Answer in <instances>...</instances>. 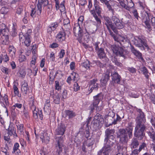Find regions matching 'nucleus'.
Wrapping results in <instances>:
<instances>
[{
	"instance_id": "8",
	"label": "nucleus",
	"mask_w": 155,
	"mask_h": 155,
	"mask_svg": "<svg viewBox=\"0 0 155 155\" xmlns=\"http://www.w3.org/2000/svg\"><path fill=\"white\" fill-rule=\"evenodd\" d=\"M111 20L113 23V25L114 26V30L113 31L115 33H117V28L121 29L124 27V25L120 22L119 19L115 15H113L111 18Z\"/></svg>"
},
{
	"instance_id": "24",
	"label": "nucleus",
	"mask_w": 155,
	"mask_h": 155,
	"mask_svg": "<svg viewBox=\"0 0 155 155\" xmlns=\"http://www.w3.org/2000/svg\"><path fill=\"white\" fill-rule=\"evenodd\" d=\"M16 130L15 127L12 125H10L8 129V135L11 136L13 135L14 137L16 138L18 137V135L16 133Z\"/></svg>"
},
{
	"instance_id": "50",
	"label": "nucleus",
	"mask_w": 155,
	"mask_h": 155,
	"mask_svg": "<svg viewBox=\"0 0 155 155\" xmlns=\"http://www.w3.org/2000/svg\"><path fill=\"white\" fill-rule=\"evenodd\" d=\"M13 89L15 94L18 97H21V95L19 94L18 88L15 84H14L13 85Z\"/></svg>"
},
{
	"instance_id": "63",
	"label": "nucleus",
	"mask_w": 155,
	"mask_h": 155,
	"mask_svg": "<svg viewBox=\"0 0 155 155\" xmlns=\"http://www.w3.org/2000/svg\"><path fill=\"white\" fill-rule=\"evenodd\" d=\"M33 113V116L34 118L35 119H37L38 118V111L36 110V109H32Z\"/></svg>"
},
{
	"instance_id": "52",
	"label": "nucleus",
	"mask_w": 155,
	"mask_h": 155,
	"mask_svg": "<svg viewBox=\"0 0 155 155\" xmlns=\"http://www.w3.org/2000/svg\"><path fill=\"white\" fill-rule=\"evenodd\" d=\"M8 51L10 53H11L12 54H15L16 51L14 47L13 46L10 45L8 48Z\"/></svg>"
},
{
	"instance_id": "27",
	"label": "nucleus",
	"mask_w": 155,
	"mask_h": 155,
	"mask_svg": "<svg viewBox=\"0 0 155 155\" xmlns=\"http://www.w3.org/2000/svg\"><path fill=\"white\" fill-rule=\"evenodd\" d=\"M41 133L39 134L40 138L42 142H46L49 141L50 139L49 137L47 136L45 133H44L43 132L41 131Z\"/></svg>"
},
{
	"instance_id": "60",
	"label": "nucleus",
	"mask_w": 155,
	"mask_h": 155,
	"mask_svg": "<svg viewBox=\"0 0 155 155\" xmlns=\"http://www.w3.org/2000/svg\"><path fill=\"white\" fill-rule=\"evenodd\" d=\"M26 60V58L25 55L22 54H20L19 56V60L20 62H22L25 61Z\"/></svg>"
},
{
	"instance_id": "18",
	"label": "nucleus",
	"mask_w": 155,
	"mask_h": 155,
	"mask_svg": "<svg viewBox=\"0 0 155 155\" xmlns=\"http://www.w3.org/2000/svg\"><path fill=\"white\" fill-rule=\"evenodd\" d=\"M115 132V130L114 129H107L105 131V138L113 140L114 139L113 135Z\"/></svg>"
},
{
	"instance_id": "33",
	"label": "nucleus",
	"mask_w": 155,
	"mask_h": 155,
	"mask_svg": "<svg viewBox=\"0 0 155 155\" xmlns=\"http://www.w3.org/2000/svg\"><path fill=\"white\" fill-rule=\"evenodd\" d=\"M28 89L29 88L28 83L26 81H24V83L22 84L21 86V91L24 94H26L27 93V91Z\"/></svg>"
},
{
	"instance_id": "4",
	"label": "nucleus",
	"mask_w": 155,
	"mask_h": 155,
	"mask_svg": "<svg viewBox=\"0 0 155 155\" xmlns=\"http://www.w3.org/2000/svg\"><path fill=\"white\" fill-rule=\"evenodd\" d=\"M110 48L113 53L116 56L122 57L124 58L128 54V51L118 46L111 45Z\"/></svg>"
},
{
	"instance_id": "5",
	"label": "nucleus",
	"mask_w": 155,
	"mask_h": 155,
	"mask_svg": "<svg viewBox=\"0 0 155 155\" xmlns=\"http://www.w3.org/2000/svg\"><path fill=\"white\" fill-rule=\"evenodd\" d=\"M9 30L4 24H2L0 27V35H2V39H5L2 42V44L6 45L8 43V32Z\"/></svg>"
},
{
	"instance_id": "32",
	"label": "nucleus",
	"mask_w": 155,
	"mask_h": 155,
	"mask_svg": "<svg viewBox=\"0 0 155 155\" xmlns=\"http://www.w3.org/2000/svg\"><path fill=\"white\" fill-rule=\"evenodd\" d=\"M17 128V132L20 135H24V125L23 124L18 123L16 125Z\"/></svg>"
},
{
	"instance_id": "54",
	"label": "nucleus",
	"mask_w": 155,
	"mask_h": 155,
	"mask_svg": "<svg viewBox=\"0 0 155 155\" xmlns=\"http://www.w3.org/2000/svg\"><path fill=\"white\" fill-rule=\"evenodd\" d=\"M145 147H147L146 143L144 142L142 143L139 146V152H140L142 150H144Z\"/></svg>"
},
{
	"instance_id": "46",
	"label": "nucleus",
	"mask_w": 155,
	"mask_h": 155,
	"mask_svg": "<svg viewBox=\"0 0 155 155\" xmlns=\"http://www.w3.org/2000/svg\"><path fill=\"white\" fill-rule=\"evenodd\" d=\"M115 116V113L112 110H110L109 111L107 116L106 117V118H108V119H110V118H112L113 119Z\"/></svg>"
},
{
	"instance_id": "45",
	"label": "nucleus",
	"mask_w": 155,
	"mask_h": 155,
	"mask_svg": "<svg viewBox=\"0 0 155 155\" xmlns=\"http://www.w3.org/2000/svg\"><path fill=\"white\" fill-rule=\"evenodd\" d=\"M81 66L82 67L85 68L87 69H88L90 68L89 61L88 60H86L85 61L81 64Z\"/></svg>"
},
{
	"instance_id": "51",
	"label": "nucleus",
	"mask_w": 155,
	"mask_h": 155,
	"mask_svg": "<svg viewBox=\"0 0 155 155\" xmlns=\"http://www.w3.org/2000/svg\"><path fill=\"white\" fill-rule=\"evenodd\" d=\"M129 95L130 97L135 98H138L139 96V94H137V92L135 91H133L132 92L130 93Z\"/></svg>"
},
{
	"instance_id": "42",
	"label": "nucleus",
	"mask_w": 155,
	"mask_h": 155,
	"mask_svg": "<svg viewBox=\"0 0 155 155\" xmlns=\"http://www.w3.org/2000/svg\"><path fill=\"white\" fill-rule=\"evenodd\" d=\"M49 2L48 0H38V3L37 5H43L44 7H45L48 4Z\"/></svg>"
},
{
	"instance_id": "35",
	"label": "nucleus",
	"mask_w": 155,
	"mask_h": 155,
	"mask_svg": "<svg viewBox=\"0 0 155 155\" xmlns=\"http://www.w3.org/2000/svg\"><path fill=\"white\" fill-rule=\"evenodd\" d=\"M29 105L31 110L36 109V107L35 104V99L34 97H31L30 98L29 101Z\"/></svg>"
},
{
	"instance_id": "44",
	"label": "nucleus",
	"mask_w": 155,
	"mask_h": 155,
	"mask_svg": "<svg viewBox=\"0 0 155 155\" xmlns=\"http://www.w3.org/2000/svg\"><path fill=\"white\" fill-rule=\"evenodd\" d=\"M142 45L144 48V50L149 51L150 49V48L147 45V41L144 38H143L142 42Z\"/></svg>"
},
{
	"instance_id": "29",
	"label": "nucleus",
	"mask_w": 155,
	"mask_h": 155,
	"mask_svg": "<svg viewBox=\"0 0 155 155\" xmlns=\"http://www.w3.org/2000/svg\"><path fill=\"white\" fill-rule=\"evenodd\" d=\"M102 124V123H101L98 121L93 120L91 123V126L95 130H97L101 127Z\"/></svg>"
},
{
	"instance_id": "61",
	"label": "nucleus",
	"mask_w": 155,
	"mask_h": 155,
	"mask_svg": "<svg viewBox=\"0 0 155 155\" xmlns=\"http://www.w3.org/2000/svg\"><path fill=\"white\" fill-rule=\"evenodd\" d=\"M19 74L20 77L22 78H23L25 77L26 73L24 69H21L19 71Z\"/></svg>"
},
{
	"instance_id": "62",
	"label": "nucleus",
	"mask_w": 155,
	"mask_h": 155,
	"mask_svg": "<svg viewBox=\"0 0 155 155\" xmlns=\"http://www.w3.org/2000/svg\"><path fill=\"white\" fill-rule=\"evenodd\" d=\"M111 30H112L111 28H110V30H108L109 31L110 35L113 38L115 41H117V40L118 39V37H117L116 36V35Z\"/></svg>"
},
{
	"instance_id": "9",
	"label": "nucleus",
	"mask_w": 155,
	"mask_h": 155,
	"mask_svg": "<svg viewBox=\"0 0 155 155\" xmlns=\"http://www.w3.org/2000/svg\"><path fill=\"white\" fill-rule=\"evenodd\" d=\"M126 2H125L124 0H121L119 2L120 5L121 7L128 11L133 8L134 4L132 0H126Z\"/></svg>"
},
{
	"instance_id": "28",
	"label": "nucleus",
	"mask_w": 155,
	"mask_h": 155,
	"mask_svg": "<svg viewBox=\"0 0 155 155\" xmlns=\"http://www.w3.org/2000/svg\"><path fill=\"white\" fill-rule=\"evenodd\" d=\"M130 49L132 53L138 57H139L140 58L143 59L141 53L135 48L133 46L131 45Z\"/></svg>"
},
{
	"instance_id": "56",
	"label": "nucleus",
	"mask_w": 155,
	"mask_h": 155,
	"mask_svg": "<svg viewBox=\"0 0 155 155\" xmlns=\"http://www.w3.org/2000/svg\"><path fill=\"white\" fill-rule=\"evenodd\" d=\"M47 8L46 11L47 12L48 14H49L51 13V11L52 9V6L51 4H49V3L46 6Z\"/></svg>"
},
{
	"instance_id": "40",
	"label": "nucleus",
	"mask_w": 155,
	"mask_h": 155,
	"mask_svg": "<svg viewBox=\"0 0 155 155\" xmlns=\"http://www.w3.org/2000/svg\"><path fill=\"white\" fill-rule=\"evenodd\" d=\"M103 95L101 93L98 94L97 95L94 97V100L100 102L103 98Z\"/></svg>"
},
{
	"instance_id": "57",
	"label": "nucleus",
	"mask_w": 155,
	"mask_h": 155,
	"mask_svg": "<svg viewBox=\"0 0 155 155\" xmlns=\"http://www.w3.org/2000/svg\"><path fill=\"white\" fill-rule=\"evenodd\" d=\"M19 39L20 41H23L26 37V33L24 35L22 33H20L19 34Z\"/></svg>"
},
{
	"instance_id": "64",
	"label": "nucleus",
	"mask_w": 155,
	"mask_h": 155,
	"mask_svg": "<svg viewBox=\"0 0 155 155\" xmlns=\"http://www.w3.org/2000/svg\"><path fill=\"white\" fill-rule=\"evenodd\" d=\"M24 110H23V115L26 118L29 117V114L28 111L26 110L24 106H23Z\"/></svg>"
},
{
	"instance_id": "16",
	"label": "nucleus",
	"mask_w": 155,
	"mask_h": 155,
	"mask_svg": "<svg viewBox=\"0 0 155 155\" xmlns=\"http://www.w3.org/2000/svg\"><path fill=\"white\" fill-rule=\"evenodd\" d=\"M110 73L107 72L104 74L100 80V84L102 87H104L107 84V82L110 79Z\"/></svg>"
},
{
	"instance_id": "17",
	"label": "nucleus",
	"mask_w": 155,
	"mask_h": 155,
	"mask_svg": "<svg viewBox=\"0 0 155 155\" xmlns=\"http://www.w3.org/2000/svg\"><path fill=\"white\" fill-rule=\"evenodd\" d=\"M98 57L101 59H104L105 63L109 61L108 58L106 57V54L104 52V49L100 48V50L96 52Z\"/></svg>"
},
{
	"instance_id": "21",
	"label": "nucleus",
	"mask_w": 155,
	"mask_h": 155,
	"mask_svg": "<svg viewBox=\"0 0 155 155\" xmlns=\"http://www.w3.org/2000/svg\"><path fill=\"white\" fill-rule=\"evenodd\" d=\"M32 32L31 29H28L26 33V37L23 41L25 45L27 47L29 46L30 45L31 40H30V35Z\"/></svg>"
},
{
	"instance_id": "49",
	"label": "nucleus",
	"mask_w": 155,
	"mask_h": 155,
	"mask_svg": "<svg viewBox=\"0 0 155 155\" xmlns=\"http://www.w3.org/2000/svg\"><path fill=\"white\" fill-rule=\"evenodd\" d=\"M99 103L97 101H96L94 100L93 103L90 106L91 111H93L95 107H97V105Z\"/></svg>"
},
{
	"instance_id": "55",
	"label": "nucleus",
	"mask_w": 155,
	"mask_h": 155,
	"mask_svg": "<svg viewBox=\"0 0 155 155\" xmlns=\"http://www.w3.org/2000/svg\"><path fill=\"white\" fill-rule=\"evenodd\" d=\"M55 89L58 91H59L61 90V85L59 84V82L58 81H55Z\"/></svg>"
},
{
	"instance_id": "22",
	"label": "nucleus",
	"mask_w": 155,
	"mask_h": 155,
	"mask_svg": "<svg viewBox=\"0 0 155 155\" xmlns=\"http://www.w3.org/2000/svg\"><path fill=\"white\" fill-rule=\"evenodd\" d=\"M136 126L146 127L145 124L146 122V118H136Z\"/></svg>"
},
{
	"instance_id": "48",
	"label": "nucleus",
	"mask_w": 155,
	"mask_h": 155,
	"mask_svg": "<svg viewBox=\"0 0 155 155\" xmlns=\"http://www.w3.org/2000/svg\"><path fill=\"white\" fill-rule=\"evenodd\" d=\"M65 3V1H63L59 5V9L61 12H63L65 10L64 4Z\"/></svg>"
},
{
	"instance_id": "30",
	"label": "nucleus",
	"mask_w": 155,
	"mask_h": 155,
	"mask_svg": "<svg viewBox=\"0 0 155 155\" xmlns=\"http://www.w3.org/2000/svg\"><path fill=\"white\" fill-rule=\"evenodd\" d=\"M19 144L16 143H15L13 148V151L12 152L13 153H15L16 155H20L21 151L19 149Z\"/></svg>"
},
{
	"instance_id": "10",
	"label": "nucleus",
	"mask_w": 155,
	"mask_h": 155,
	"mask_svg": "<svg viewBox=\"0 0 155 155\" xmlns=\"http://www.w3.org/2000/svg\"><path fill=\"white\" fill-rule=\"evenodd\" d=\"M116 41L119 42L120 45L124 48L128 47L129 44L131 45L129 40L127 37L124 36H120L118 37Z\"/></svg>"
},
{
	"instance_id": "34",
	"label": "nucleus",
	"mask_w": 155,
	"mask_h": 155,
	"mask_svg": "<svg viewBox=\"0 0 155 155\" xmlns=\"http://www.w3.org/2000/svg\"><path fill=\"white\" fill-rule=\"evenodd\" d=\"M94 142V141L93 138L91 137L89 138H87V139L84 143L88 147H92Z\"/></svg>"
},
{
	"instance_id": "7",
	"label": "nucleus",
	"mask_w": 155,
	"mask_h": 155,
	"mask_svg": "<svg viewBox=\"0 0 155 155\" xmlns=\"http://www.w3.org/2000/svg\"><path fill=\"white\" fill-rule=\"evenodd\" d=\"M146 127L135 126L134 133V136L140 140H142L145 136L144 131L146 130Z\"/></svg>"
},
{
	"instance_id": "3",
	"label": "nucleus",
	"mask_w": 155,
	"mask_h": 155,
	"mask_svg": "<svg viewBox=\"0 0 155 155\" xmlns=\"http://www.w3.org/2000/svg\"><path fill=\"white\" fill-rule=\"evenodd\" d=\"M84 20V16H81L78 19V23L75 24L74 27V33L75 36L77 37V39L79 41L81 40L83 35V31L81 27V25L82 24Z\"/></svg>"
},
{
	"instance_id": "6",
	"label": "nucleus",
	"mask_w": 155,
	"mask_h": 155,
	"mask_svg": "<svg viewBox=\"0 0 155 155\" xmlns=\"http://www.w3.org/2000/svg\"><path fill=\"white\" fill-rule=\"evenodd\" d=\"M110 139L105 138L104 146L99 151L102 153L109 155V154L111 150V147L113 146V142Z\"/></svg>"
},
{
	"instance_id": "38",
	"label": "nucleus",
	"mask_w": 155,
	"mask_h": 155,
	"mask_svg": "<svg viewBox=\"0 0 155 155\" xmlns=\"http://www.w3.org/2000/svg\"><path fill=\"white\" fill-rule=\"evenodd\" d=\"M137 116L136 118H146L145 115L142 110L140 109H137Z\"/></svg>"
},
{
	"instance_id": "39",
	"label": "nucleus",
	"mask_w": 155,
	"mask_h": 155,
	"mask_svg": "<svg viewBox=\"0 0 155 155\" xmlns=\"http://www.w3.org/2000/svg\"><path fill=\"white\" fill-rule=\"evenodd\" d=\"M94 5L96 13L98 16H100L101 13V11L102 10L101 8L100 7L99 5L95 3Z\"/></svg>"
},
{
	"instance_id": "31",
	"label": "nucleus",
	"mask_w": 155,
	"mask_h": 155,
	"mask_svg": "<svg viewBox=\"0 0 155 155\" xmlns=\"http://www.w3.org/2000/svg\"><path fill=\"white\" fill-rule=\"evenodd\" d=\"M140 69L141 72L144 75L146 78L147 79H148L149 76L150 74L149 73L147 68L145 66H143Z\"/></svg>"
},
{
	"instance_id": "15",
	"label": "nucleus",
	"mask_w": 155,
	"mask_h": 155,
	"mask_svg": "<svg viewBox=\"0 0 155 155\" xmlns=\"http://www.w3.org/2000/svg\"><path fill=\"white\" fill-rule=\"evenodd\" d=\"M147 133L153 142L151 144V147L155 152V132L153 128L151 127L150 130L147 132Z\"/></svg>"
},
{
	"instance_id": "1",
	"label": "nucleus",
	"mask_w": 155,
	"mask_h": 155,
	"mask_svg": "<svg viewBox=\"0 0 155 155\" xmlns=\"http://www.w3.org/2000/svg\"><path fill=\"white\" fill-rule=\"evenodd\" d=\"M66 127L65 125L61 123L58 125L57 128L55 130V135H61L60 137H56L55 138V150L58 154H60L62 152L63 147V138L62 136L66 131Z\"/></svg>"
},
{
	"instance_id": "26",
	"label": "nucleus",
	"mask_w": 155,
	"mask_h": 155,
	"mask_svg": "<svg viewBox=\"0 0 155 155\" xmlns=\"http://www.w3.org/2000/svg\"><path fill=\"white\" fill-rule=\"evenodd\" d=\"M139 145V142L136 138H133L131 141V143L130 144L131 149H135L138 147Z\"/></svg>"
},
{
	"instance_id": "2",
	"label": "nucleus",
	"mask_w": 155,
	"mask_h": 155,
	"mask_svg": "<svg viewBox=\"0 0 155 155\" xmlns=\"http://www.w3.org/2000/svg\"><path fill=\"white\" fill-rule=\"evenodd\" d=\"M132 126L129 125L125 129H120L117 134V137L120 138V141L123 143H127L128 142V136L129 138H131L133 136Z\"/></svg>"
},
{
	"instance_id": "25",
	"label": "nucleus",
	"mask_w": 155,
	"mask_h": 155,
	"mask_svg": "<svg viewBox=\"0 0 155 155\" xmlns=\"http://www.w3.org/2000/svg\"><path fill=\"white\" fill-rule=\"evenodd\" d=\"M66 34L65 31H60L59 32L57 35V39L60 41H62L65 39Z\"/></svg>"
},
{
	"instance_id": "37",
	"label": "nucleus",
	"mask_w": 155,
	"mask_h": 155,
	"mask_svg": "<svg viewBox=\"0 0 155 155\" xmlns=\"http://www.w3.org/2000/svg\"><path fill=\"white\" fill-rule=\"evenodd\" d=\"M54 99L53 102L56 104H59L60 103V98L58 93L54 94L52 96Z\"/></svg>"
},
{
	"instance_id": "11",
	"label": "nucleus",
	"mask_w": 155,
	"mask_h": 155,
	"mask_svg": "<svg viewBox=\"0 0 155 155\" xmlns=\"http://www.w3.org/2000/svg\"><path fill=\"white\" fill-rule=\"evenodd\" d=\"M150 14L146 11L145 13L143 15L142 21L146 25V28L148 29H150L151 26L149 23L150 21Z\"/></svg>"
},
{
	"instance_id": "36",
	"label": "nucleus",
	"mask_w": 155,
	"mask_h": 155,
	"mask_svg": "<svg viewBox=\"0 0 155 155\" xmlns=\"http://www.w3.org/2000/svg\"><path fill=\"white\" fill-rule=\"evenodd\" d=\"M94 120L98 121L101 123H102L104 121V119L102 116L99 113H97L94 116Z\"/></svg>"
},
{
	"instance_id": "23",
	"label": "nucleus",
	"mask_w": 155,
	"mask_h": 155,
	"mask_svg": "<svg viewBox=\"0 0 155 155\" xmlns=\"http://www.w3.org/2000/svg\"><path fill=\"white\" fill-rule=\"evenodd\" d=\"M1 102L0 103L2 107L5 108H6V106L9 105V103L8 100V96L7 95H5L2 98H1Z\"/></svg>"
},
{
	"instance_id": "13",
	"label": "nucleus",
	"mask_w": 155,
	"mask_h": 155,
	"mask_svg": "<svg viewBox=\"0 0 155 155\" xmlns=\"http://www.w3.org/2000/svg\"><path fill=\"white\" fill-rule=\"evenodd\" d=\"M98 80L95 78L91 80L90 81V85L89 87V91L91 92L93 90L97 91L99 88L98 84L97 83Z\"/></svg>"
},
{
	"instance_id": "58",
	"label": "nucleus",
	"mask_w": 155,
	"mask_h": 155,
	"mask_svg": "<svg viewBox=\"0 0 155 155\" xmlns=\"http://www.w3.org/2000/svg\"><path fill=\"white\" fill-rule=\"evenodd\" d=\"M50 101L49 100H47L45 103V106L44 107V109H45L48 110L50 106Z\"/></svg>"
},
{
	"instance_id": "41",
	"label": "nucleus",
	"mask_w": 155,
	"mask_h": 155,
	"mask_svg": "<svg viewBox=\"0 0 155 155\" xmlns=\"http://www.w3.org/2000/svg\"><path fill=\"white\" fill-rule=\"evenodd\" d=\"M111 60L112 62L114 63L117 66L120 67H121L122 66V64L120 62H119L118 61L117 58L115 56H112V57Z\"/></svg>"
},
{
	"instance_id": "47",
	"label": "nucleus",
	"mask_w": 155,
	"mask_h": 155,
	"mask_svg": "<svg viewBox=\"0 0 155 155\" xmlns=\"http://www.w3.org/2000/svg\"><path fill=\"white\" fill-rule=\"evenodd\" d=\"M0 68L2 71L6 75H8L9 72H10V70L3 66L1 67Z\"/></svg>"
},
{
	"instance_id": "20",
	"label": "nucleus",
	"mask_w": 155,
	"mask_h": 155,
	"mask_svg": "<svg viewBox=\"0 0 155 155\" xmlns=\"http://www.w3.org/2000/svg\"><path fill=\"white\" fill-rule=\"evenodd\" d=\"M76 115L72 111L69 110H65L63 114V116L68 119L72 118Z\"/></svg>"
},
{
	"instance_id": "43",
	"label": "nucleus",
	"mask_w": 155,
	"mask_h": 155,
	"mask_svg": "<svg viewBox=\"0 0 155 155\" xmlns=\"http://www.w3.org/2000/svg\"><path fill=\"white\" fill-rule=\"evenodd\" d=\"M104 4L106 6L107 8L108 9V10L111 12L113 15H114L115 12L113 8H112L111 6L109 3V1H107L104 3Z\"/></svg>"
},
{
	"instance_id": "12",
	"label": "nucleus",
	"mask_w": 155,
	"mask_h": 155,
	"mask_svg": "<svg viewBox=\"0 0 155 155\" xmlns=\"http://www.w3.org/2000/svg\"><path fill=\"white\" fill-rule=\"evenodd\" d=\"M144 37L143 36H137L134 38V44L142 50L144 49V48L142 45V42Z\"/></svg>"
},
{
	"instance_id": "53",
	"label": "nucleus",
	"mask_w": 155,
	"mask_h": 155,
	"mask_svg": "<svg viewBox=\"0 0 155 155\" xmlns=\"http://www.w3.org/2000/svg\"><path fill=\"white\" fill-rule=\"evenodd\" d=\"M37 9L36 10V14H37L39 16H40L42 11V7L41 5H37Z\"/></svg>"
},
{
	"instance_id": "59",
	"label": "nucleus",
	"mask_w": 155,
	"mask_h": 155,
	"mask_svg": "<svg viewBox=\"0 0 155 155\" xmlns=\"http://www.w3.org/2000/svg\"><path fill=\"white\" fill-rule=\"evenodd\" d=\"M85 131L84 133L85 136L86 138H88L90 137V135L89 127H87L86 128H85Z\"/></svg>"
},
{
	"instance_id": "14",
	"label": "nucleus",
	"mask_w": 155,
	"mask_h": 155,
	"mask_svg": "<svg viewBox=\"0 0 155 155\" xmlns=\"http://www.w3.org/2000/svg\"><path fill=\"white\" fill-rule=\"evenodd\" d=\"M103 18L104 21V24L106 26L107 30H110V28H111L113 31H114V25H113L111 19L107 16H104Z\"/></svg>"
},
{
	"instance_id": "19",
	"label": "nucleus",
	"mask_w": 155,
	"mask_h": 155,
	"mask_svg": "<svg viewBox=\"0 0 155 155\" xmlns=\"http://www.w3.org/2000/svg\"><path fill=\"white\" fill-rule=\"evenodd\" d=\"M111 76L112 77V80L114 83L118 84L120 83L121 77L117 72H112Z\"/></svg>"
}]
</instances>
